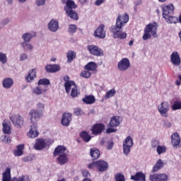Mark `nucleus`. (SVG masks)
Masks as SVG:
<instances>
[{
	"label": "nucleus",
	"mask_w": 181,
	"mask_h": 181,
	"mask_svg": "<svg viewBox=\"0 0 181 181\" xmlns=\"http://www.w3.org/2000/svg\"><path fill=\"white\" fill-rule=\"evenodd\" d=\"M129 21V16L127 13L123 15L119 14L116 20V25L112 26L111 32L113 33L115 39H125L127 37L126 33H122L121 29Z\"/></svg>",
	"instance_id": "1"
},
{
	"label": "nucleus",
	"mask_w": 181,
	"mask_h": 181,
	"mask_svg": "<svg viewBox=\"0 0 181 181\" xmlns=\"http://www.w3.org/2000/svg\"><path fill=\"white\" fill-rule=\"evenodd\" d=\"M28 117L31 125L30 126V129L27 136L28 138H36L39 136L37 122L42 118V113H39L36 110H30Z\"/></svg>",
	"instance_id": "2"
},
{
	"label": "nucleus",
	"mask_w": 181,
	"mask_h": 181,
	"mask_svg": "<svg viewBox=\"0 0 181 181\" xmlns=\"http://www.w3.org/2000/svg\"><path fill=\"white\" fill-rule=\"evenodd\" d=\"M175 6L173 4L164 5L162 7L163 18L165 19L167 23H175V17L173 16Z\"/></svg>",
	"instance_id": "3"
},
{
	"label": "nucleus",
	"mask_w": 181,
	"mask_h": 181,
	"mask_svg": "<svg viewBox=\"0 0 181 181\" xmlns=\"http://www.w3.org/2000/svg\"><path fill=\"white\" fill-rule=\"evenodd\" d=\"M157 31L158 24L156 23L147 25L146 28L144 29L143 40H148V39H151L152 36H153V37H158V34L156 33Z\"/></svg>",
	"instance_id": "4"
},
{
	"label": "nucleus",
	"mask_w": 181,
	"mask_h": 181,
	"mask_svg": "<svg viewBox=\"0 0 181 181\" xmlns=\"http://www.w3.org/2000/svg\"><path fill=\"white\" fill-rule=\"evenodd\" d=\"M133 145L134 141L132 140V137L130 136H127L123 142V153L125 156H128V155H129L131 148H132Z\"/></svg>",
	"instance_id": "5"
},
{
	"label": "nucleus",
	"mask_w": 181,
	"mask_h": 181,
	"mask_svg": "<svg viewBox=\"0 0 181 181\" xmlns=\"http://www.w3.org/2000/svg\"><path fill=\"white\" fill-rule=\"evenodd\" d=\"M11 121L16 128H22L25 125V119L19 115H14L10 117Z\"/></svg>",
	"instance_id": "6"
},
{
	"label": "nucleus",
	"mask_w": 181,
	"mask_h": 181,
	"mask_svg": "<svg viewBox=\"0 0 181 181\" xmlns=\"http://www.w3.org/2000/svg\"><path fill=\"white\" fill-rule=\"evenodd\" d=\"M158 110L163 117H168V111L170 110V105L168 102H163L158 105Z\"/></svg>",
	"instance_id": "7"
},
{
	"label": "nucleus",
	"mask_w": 181,
	"mask_h": 181,
	"mask_svg": "<svg viewBox=\"0 0 181 181\" xmlns=\"http://www.w3.org/2000/svg\"><path fill=\"white\" fill-rule=\"evenodd\" d=\"M131 67V62L127 58H123L117 64V69L119 71H127Z\"/></svg>",
	"instance_id": "8"
},
{
	"label": "nucleus",
	"mask_w": 181,
	"mask_h": 181,
	"mask_svg": "<svg viewBox=\"0 0 181 181\" xmlns=\"http://www.w3.org/2000/svg\"><path fill=\"white\" fill-rule=\"evenodd\" d=\"M95 165L98 172H100L101 173H103V172H105L108 169V163L104 160L95 161Z\"/></svg>",
	"instance_id": "9"
},
{
	"label": "nucleus",
	"mask_w": 181,
	"mask_h": 181,
	"mask_svg": "<svg viewBox=\"0 0 181 181\" xmlns=\"http://www.w3.org/2000/svg\"><path fill=\"white\" fill-rule=\"evenodd\" d=\"M180 136L177 132L173 133L171 135V144L175 149L180 148Z\"/></svg>",
	"instance_id": "10"
},
{
	"label": "nucleus",
	"mask_w": 181,
	"mask_h": 181,
	"mask_svg": "<svg viewBox=\"0 0 181 181\" xmlns=\"http://www.w3.org/2000/svg\"><path fill=\"white\" fill-rule=\"evenodd\" d=\"M169 176L165 173L153 174L149 176L151 181H168Z\"/></svg>",
	"instance_id": "11"
},
{
	"label": "nucleus",
	"mask_w": 181,
	"mask_h": 181,
	"mask_svg": "<svg viewBox=\"0 0 181 181\" xmlns=\"http://www.w3.org/2000/svg\"><path fill=\"white\" fill-rule=\"evenodd\" d=\"M88 50H89L90 54L94 56H104V52L103 49H100L98 47L95 45L88 46Z\"/></svg>",
	"instance_id": "12"
},
{
	"label": "nucleus",
	"mask_w": 181,
	"mask_h": 181,
	"mask_svg": "<svg viewBox=\"0 0 181 181\" xmlns=\"http://www.w3.org/2000/svg\"><path fill=\"white\" fill-rule=\"evenodd\" d=\"M59 21L56 19H52L47 24V28L49 32L56 33L59 30Z\"/></svg>",
	"instance_id": "13"
},
{
	"label": "nucleus",
	"mask_w": 181,
	"mask_h": 181,
	"mask_svg": "<svg viewBox=\"0 0 181 181\" xmlns=\"http://www.w3.org/2000/svg\"><path fill=\"white\" fill-rule=\"evenodd\" d=\"M170 61L174 66H180L181 59L180 55H179V52L176 51L173 52L170 55Z\"/></svg>",
	"instance_id": "14"
},
{
	"label": "nucleus",
	"mask_w": 181,
	"mask_h": 181,
	"mask_svg": "<svg viewBox=\"0 0 181 181\" xmlns=\"http://www.w3.org/2000/svg\"><path fill=\"white\" fill-rule=\"evenodd\" d=\"M104 129H105V126L101 123H99L93 125L91 132L93 135H100L103 133Z\"/></svg>",
	"instance_id": "15"
},
{
	"label": "nucleus",
	"mask_w": 181,
	"mask_h": 181,
	"mask_svg": "<svg viewBox=\"0 0 181 181\" xmlns=\"http://www.w3.org/2000/svg\"><path fill=\"white\" fill-rule=\"evenodd\" d=\"M105 26L104 25H100L95 31L94 35L95 37H98V39L105 38Z\"/></svg>",
	"instance_id": "16"
},
{
	"label": "nucleus",
	"mask_w": 181,
	"mask_h": 181,
	"mask_svg": "<svg viewBox=\"0 0 181 181\" xmlns=\"http://www.w3.org/2000/svg\"><path fill=\"white\" fill-rule=\"evenodd\" d=\"M122 122V118L119 116H114L110 119L109 127L110 128H115V127H119V125Z\"/></svg>",
	"instance_id": "17"
},
{
	"label": "nucleus",
	"mask_w": 181,
	"mask_h": 181,
	"mask_svg": "<svg viewBox=\"0 0 181 181\" xmlns=\"http://www.w3.org/2000/svg\"><path fill=\"white\" fill-rule=\"evenodd\" d=\"M62 4H66L64 8V11H71L77 8V5H76V3L73 0H67L66 1L63 0Z\"/></svg>",
	"instance_id": "18"
},
{
	"label": "nucleus",
	"mask_w": 181,
	"mask_h": 181,
	"mask_svg": "<svg viewBox=\"0 0 181 181\" xmlns=\"http://www.w3.org/2000/svg\"><path fill=\"white\" fill-rule=\"evenodd\" d=\"M71 113H64L62 119V124L64 127H69L71 121Z\"/></svg>",
	"instance_id": "19"
},
{
	"label": "nucleus",
	"mask_w": 181,
	"mask_h": 181,
	"mask_svg": "<svg viewBox=\"0 0 181 181\" xmlns=\"http://www.w3.org/2000/svg\"><path fill=\"white\" fill-rule=\"evenodd\" d=\"M47 73H56L60 71V65L59 64H47L45 66Z\"/></svg>",
	"instance_id": "20"
},
{
	"label": "nucleus",
	"mask_w": 181,
	"mask_h": 181,
	"mask_svg": "<svg viewBox=\"0 0 181 181\" xmlns=\"http://www.w3.org/2000/svg\"><path fill=\"white\" fill-rule=\"evenodd\" d=\"M45 146H46V142L45 141V139H38L35 142L34 148L35 149H36V151H42V149H45Z\"/></svg>",
	"instance_id": "21"
},
{
	"label": "nucleus",
	"mask_w": 181,
	"mask_h": 181,
	"mask_svg": "<svg viewBox=\"0 0 181 181\" xmlns=\"http://www.w3.org/2000/svg\"><path fill=\"white\" fill-rule=\"evenodd\" d=\"M131 180L134 181H146V177L143 173L139 172L135 175H132Z\"/></svg>",
	"instance_id": "22"
},
{
	"label": "nucleus",
	"mask_w": 181,
	"mask_h": 181,
	"mask_svg": "<svg viewBox=\"0 0 181 181\" xmlns=\"http://www.w3.org/2000/svg\"><path fill=\"white\" fill-rule=\"evenodd\" d=\"M32 37H36V33H25L22 35V39L25 43H29L32 40Z\"/></svg>",
	"instance_id": "23"
},
{
	"label": "nucleus",
	"mask_w": 181,
	"mask_h": 181,
	"mask_svg": "<svg viewBox=\"0 0 181 181\" xmlns=\"http://www.w3.org/2000/svg\"><path fill=\"white\" fill-rule=\"evenodd\" d=\"M4 88L9 90L13 86V79L12 78H6L2 81Z\"/></svg>",
	"instance_id": "24"
},
{
	"label": "nucleus",
	"mask_w": 181,
	"mask_h": 181,
	"mask_svg": "<svg viewBox=\"0 0 181 181\" xmlns=\"http://www.w3.org/2000/svg\"><path fill=\"white\" fill-rule=\"evenodd\" d=\"M3 132L4 134H6L7 135H11L12 134V127L11 126V124L3 122Z\"/></svg>",
	"instance_id": "25"
},
{
	"label": "nucleus",
	"mask_w": 181,
	"mask_h": 181,
	"mask_svg": "<svg viewBox=\"0 0 181 181\" xmlns=\"http://www.w3.org/2000/svg\"><path fill=\"white\" fill-rule=\"evenodd\" d=\"M65 12L71 19L74 21H78V14L74 10H65Z\"/></svg>",
	"instance_id": "26"
},
{
	"label": "nucleus",
	"mask_w": 181,
	"mask_h": 181,
	"mask_svg": "<svg viewBox=\"0 0 181 181\" xmlns=\"http://www.w3.org/2000/svg\"><path fill=\"white\" fill-rule=\"evenodd\" d=\"M35 77H36V69H33L29 71L28 75L25 78V80L28 81V83H32V81L35 80Z\"/></svg>",
	"instance_id": "27"
},
{
	"label": "nucleus",
	"mask_w": 181,
	"mask_h": 181,
	"mask_svg": "<svg viewBox=\"0 0 181 181\" xmlns=\"http://www.w3.org/2000/svg\"><path fill=\"white\" fill-rule=\"evenodd\" d=\"M66 147L64 146H58L54 151V155L57 156V155H66Z\"/></svg>",
	"instance_id": "28"
},
{
	"label": "nucleus",
	"mask_w": 181,
	"mask_h": 181,
	"mask_svg": "<svg viewBox=\"0 0 181 181\" xmlns=\"http://www.w3.org/2000/svg\"><path fill=\"white\" fill-rule=\"evenodd\" d=\"M58 163L59 165H66L69 162V158H67V154H60L57 158Z\"/></svg>",
	"instance_id": "29"
},
{
	"label": "nucleus",
	"mask_w": 181,
	"mask_h": 181,
	"mask_svg": "<svg viewBox=\"0 0 181 181\" xmlns=\"http://www.w3.org/2000/svg\"><path fill=\"white\" fill-rule=\"evenodd\" d=\"M84 69L85 70H88V71H95V70L97 69V64L90 62L84 66Z\"/></svg>",
	"instance_id": "30"
},
{
	"label": "nucleus",
	"mask_w": 181,
	"mask_h": 181,
	"mask_svg": "<svg viewBox=\"0 0 181 181\" xmlns=\"http://www.w3.org/2000/svg\"><path fill=\"white\" fill-rule=\"evenodd\" d=\"M2 181H11V168H7L3 173Z\"/></svg>",
	"instance_id": "31"
},
{
	"label": "nucleus",
	"mask_w": 181,
	"mask_h": 181,
	"mask_svg": "<svg viewBox=\"0 0 181 181\" xmlns=\"http://www.w3.org/2000/svg\"><path fill=\"white\" fill-rule=\"evenodd\" d=\"M90 156L93 159H98L100 158V150L93 148H90Z\"/></svg>",
	"instance_id": "32"
},
{
	"label": "nucleus",
	"mask_w": 181,
	"mask_h": 181,
	"mask_svg": "<svg viewBox=\"0 0 181 181\" xmlns=\"http://www.w3.org/2000/svg\"><path fill=\"white\" fill-rule=\"evenodd\" d=\"M85 104H94L95 103V98L93 95L86 96L82 99Z\"/></svg>",
	"instance_id": "33"
},
{
	"label": "nucleus",
	"mask_w": 181,
	"mask_h": 181,
	"mask_svg": "<svg viewBox=\"0 0 181 181\" xmlns=\"http://www.w3.org/2000/svg\"><path fill=\"white\" fill-rule=\"evenodd\" d=\"M37 110H34V111H37L38 114H42V117H43V110H45V103L42 102H39L37 103ZM31 111H33V110H31Z\"/></svg>",
	"instance_id": "34"
},
{
	"label": "nucleus",
	"mask_w": 181,
	"mask_h": 181,
	"mask_svg": "<svg viewBox=\"0 0 181 181\" xmlns=\"http://www.w3.org/2000/svg\"><path fill=\"white\" fill-rule=\"evenodd\" d=\"M162 168H163V162H162V160L160 159L157 161L156 164L153 168V173H155V172H158V170H160Z\"/></svg>",
	"instance_id": "35"
},
{
	"label": "nucleus",
	"mask_w": 181,
	"mask_h": 181,
	"mask_svg": "<svg viewBox=\"0 0 181 181\" xmlns=\"http://www.w3.org/2000/svg\"><path fill=\"white\" fill-rule=\"evenodd\" d=\"M64 87H65L66 93L69 94V93H70V90H71L73 87H76V83H74V81L65 82Z\"/></svg>",
	"instance_id": "36"
},
{
	"label": "nucleus",
	"mask_w": 181,
	"mask_h": 181,
	"mask_svg": "<svg viewBox=\"0 0 181 181\" xmlns=\"http://www.w3.org/2000/svg\"><path fill=\"white\" fill-rule=\"evenodd\" d=\"M80 136L81 139H83L84 142H90V141H91V136H90L87 132L83 131L81 132Z\"/></svg>",
	"instance_id": "37"
},
{
	"label": "nucleus",
	"mask_w": 181,
	"mask_h": 181,
	"mask_svg": "<svg viewBox=\"0 0 181 181\" xmlns=\"http://www.w3.org/2000/svg\"><path fill=\"white\" fill-rule=\"evenodd\" d=\"M43 91L46 93V90L42 89L40 86H37L32 89L33 94H35V95H42L43 94Z\"/></svg>",
	"instance_id": "38"
},
{
	"label": "nucleus",
	"mask_w": 181,
	"mask_h": 181,
	"mask_svg": "<svg viewBox=\"0 0 181 181\" xmlns=\"http://www.w3.org/2000/svg\"><path fill=\"white\" fill-rule=\"evenodd\" d=\"M21 45L25 52H32V50H33V45L30 43L22 42Z\"/></svg>",
	"instance_id": "39"
},
{
	"label": "nucleus",
	"mask_w": 181,
	"mask_h": 181,
	"mask_svg": "<svg viewBox=\"0 0 181 181\" xmlns=\"http://www.w3.org/2000/svg\"><path fill=\"white\" fill-rule=\"evenodd\" d=\"M66 57L68 59V63H71L76 59V53L73 51H69L66 54Z\"/></svg>",
	"instance_id": "40"
},
{
	"label": "nucleus",
	"mask_w": 181,
	"mask_h": 181,
	"mask_svg": "<svg viewBox=\"0 0 181 181\" xmlns=\"http://www.w3.org/2000/svg\"><path fill=\"white\" fill-rule=\"evenodd\" d=\"M69 33L73 35V33H76L77 32V26L74 24H70L68 28Z\"/></svg>",
	"instance_id": "41"
},
{
	"label": "nucleus",
	"mask_w": 181,
	"mask_h": 181,
	"mask_svg": "<svg viewBox=\"0 0 181 181\" xmlns=\"http://www.w3.org/2000/svg\"><path fill=\"white\" fill-rule=\"evenodd\" d=\"M37 84L38 86H49V84H50V81L47 78L40 79Z\"/></svg>",
	"instance_id": "42"
},
{
	"label": "nucleus",
	"mask_w": 181,
	"mask_h": 181,
	"mask_svg": "<svg viewBox=\"0 0 181 181\" xmlns=\"http://www.w3.org/2000/svg\"><path fill=\"white\" fill-rule=\"evenodd\" d=\"M157 153L161 155V153H165L166 152V146H158L156 148Z\"/></svg>",
	"instance_id": "43"
},
{
	"label": "nucleus",
	"mask_w": 181,
	"mask_h": 181,
	"mask_svg": "<svg viewBox=\"0 0 181 181\" xmlns=\"http://www.w3.org/2000/svg\"><path fill=\"white\" fill-rule=\"evenodd\" d=\"M0 62L2 64H6L8 62V58L6 57V54L0 52Z\"/></svg>",
	"instance_id": "44"
},
{
	"label": "nucleus",
	"mask_w": 181,
	"mask_h": 181,
	"mask_svg": "<svg viewBox=\"0 0 181 181\" xmlns=\"http://www.w3.org/2000/svg\"><path fill=\"white\" fill-rule=\"evenodd\" d=\"M117 91H115L114 89L108 90L105 95V98H111V97H114Z\"/></svg>",
	"instance_id": "45"
},
{
	"label": "nucleus",
	"mask_w": 181,
	"mask_h": 181,
	"mask_svg": "<svg viewBox=\"0 0 181 181\" xmlns=\"http://www.w3.org/2000/svg\"><path fill=\"white\" fill-rule=\"evenodd\" d=\"M78 90L77 89V86H74L71 89V96L73 97V98L77 97V95H78Z\"/></svg>",
	"instance_id": "46"
},
{
	"label": "nucleus",
	"mask_w": 181,
	"mask_h": 181,
	"mask_svg": "<svg viewBox=\"0 0 181 181\" xmlns=\"http://www.w3.org/2000/svg\"><path fill=\"white\" fill-rule=\"evenodd\" d=\"M115 180L116 181H125V177L121 173L116 174L115 176Z\"/></svg>",
	"instance_id": "47"
},
{
	"label": "nucleus",
	"mask_w": 181,
	"mask_h": 181,
	"mask_svg": "<svg viewBox=\"0 0 181 181\" xmlns=\"http://www.w3.org/2000/svg\"><path fill=\"white\" fill-rule=\"evenodd\" d=\"M81 76L84 78H90L91 77V73L89 71H83L81 73Z\"/></svg>",
	"instance_id": "48"
},
{
	"label": "nucleus",
	"mask_w": 181,
	"mask_h": 181,
	"mask_svg": "<svg viewBox=\"0 0 181 181\" xmlns=\"http://www.w3.org/2000/svg\"><path fill=\"white\" fill-rule=\"evenodd\" d=\"M173 110H181V102H175L173 105Z\"/></svg>",
	"instance_id": "49"
},
{
	"label": "nucleus",
	"mask_w": 181,
	"mask_h": 181,
	"mask_svg": "<svg viewBox=\"0 0 181 181\" xmlns=\"http://www.w3.org/2000/svg\"><path fill=\"white\" fill-rule=\"evenodd\" d=\"M28 59H29V57H28L26 53L21 54V55H20V61L21 62H25V60H28Z\"/></svg>",
	"instance_id": "50"
},
{
	"label": "nucleus",
	"mask_w": 181,
	"mask_h": 181,
	"mask_svg": "<svg viewBox=\"0 0 181 181\" xmlns=\"http://www.w3.org/2000/svg\"><path fill=\"white\" fill-rule=\"evenodd\" d=\"M46 4V0H36L35 1V5L37 6H43Z\"/></svg>",
	"instance_id": "51"
},
{
	"label": "nucleus",
	"mask_w": 181,
	"mask_h": 181,
	"mask_svg": "<svg viewBox=\"0 0 181 181\" xmlns=\"http://www.w3.org/2000/svg\"><path fill=\"white\" fill-rule=\"evenodd\" d=\"M13 181H29V178H26L24 175H23L18 178H14Z\"/></svg>",
	"instance_id": "52"
},
{
	"label": "nucleus",
	"mask_w": 181,
	"mask_h": 181,
	"mask_svg": "<svg viewBox=\"0 0 181 181\" xmlns=\"http://www.w3.org/2000/svg\"><path fill=\"white\" fill-rule=\"evenodd\" d=\"M151 146L152 148H157L159 146V141L158 140H152Z\"/></svg>",
	"instance_id": "53"
},
{
	"label": "nucleus",
	"mask_w": 181,
	"mask_h": 181,
	"mask_svg": "<svg viewBox=\"0 0 181 181\" xmlns=\"http://www.w3.org/2000/svg\"><path fill=\"white\" fill-rule=\"evenodd\" d=\"M1 22L4 26H6V25H9V23H11V19H9V18H6L3 19Z\"/></svg>",
	"instance_id": "54"
},
{
	"label": "nucleus",
	"mask_w": 181,
	"mask_h": 181,
	"mask_svg": "<svg viewBox=\"0 0 181 181\" xmlns=\"http://www.w3.org/2000/svg\"><path fill=\"white\" fill-rule=\"evenodd\" d=\"M74 114L78 116L83 115V111H81V109L80 108H76V109H74Z\"/></svg>",
	"instance_id": "55"
},
{
	"label": "nucleus",
	"mask_w": 181,
	"mask_h": 181,
	"mask_svg": "<svg viewBox=\"0 0 181 181\" xmlns=\"http://www.w3.org/2000/svg\"><path fill=\"white\" fill-rule=\"evenodd\" d=\"M32 160H33V156H28L23 158L24 162H32Z\"/></svg>",
	"instance_id": "56"
},
{
	"label": "nucleus",
	"mask_w": 181,
	"mask_h": 181,
	"mask_svg": "<svg viewBox=\"0 0 181 181\" xmlns=\"http://www.w3.org/2000/svg\"><path fill=\"white\" fill-rule=\"evenodd\" d=\"M14 155L15 156H21V155H23V151L17 148V150L14 151Z\"/></svg>",
	"instance_id": "57"
},
{
	"label": "nucleus",
	"mask_w": 181,
	"mask_h": 181,
	"mask_svg": "<svg viewBox=\"0 0 181 181\" xmlns=\"http://www.w3.org/2000/svg\"><path fill=\"white\" fill-rule=\"evenodd\" d=\"M11 139L9 137H7L6 135L4 136L3 141L5 142V144H11Z\"/></svg>",
	"instance_id": "58"
},
{
	"label": "nucleus",
	"mask_w": 181,
	"mask_h": 181,
	"mask_svg": "<svg viewBox=\"0 0 181 181\" xmlns=\"http://www.w3.org/2000/svg\"><path fill=\"white\" fill-rule=\"evenodd\" d=\"M82 175L85 177H90V172H88L87 170H84L82 171Z\"/></svg>",
	"instance_id": "59"
},
{
	"label": "nucleus",
	"mask_w": 181,
	"mask_h": 181,
	"mask_svg": "<svg viewBox=\"0 0 181 181\" xmlns=\"http://www.w3.org/2000/svg\"><path fill=\"white\" fill-rule=\"evenodd\" d=\"M45 142L46 144V146H49V145H52V144H53V140L48 139L45 140Z\"/></svg>",
	"instance_id": "60"
},
{
	"label": "nucleus",
	"mask_w": 181,
	"mask_h": 181,
	"mask_svg": "<svg viewBox=\"0 0 181 181\" xmlns=\"http://www.w3.org/2000/svg\"><path fill=\"white\" fill-rule=\"evenodd\" d=\"M112 132H117V129H112V128H108V129L106 130V133H107V134H112Z\"/></svg>",
	"instance_id": "61"
},
{
	"label": "nucleus",
	"mask_w": 181,
	"mask_h": 181,
	"mask_svg": "<svg viewBox=\"0 0 181 181\" xmlns=\"http://www.w3.org/2000/svg\"><path fill=\"white\" fill-rule=\"evenodd\" d=\"M105 0H97L95 3V5H97V6H100V5H101V4H103V2Z\"/></svg>",
	"instance_id": "62"
},
{
	"label": "nucleus",
	"mask_w": 181,
	"mask_h": 181,
	"mask_svg": "<svg viewBox=\"0 0 181 181\" xmlns=\"http://www.w3.org/2000/svg\"><path fill=\"white\" fill-rule=\"evenodd\" d=\"M17 149H18L19 151H23V149H25V145L20 144L17 146Z\"/></svg>",
	"instance_id": "63"
},
{
	"label": "nucleus",
	"mask_w": 181,
	"mask_h": 181,
	"mask_svg": "<svg viewBox=\"0 0 181 181\" xmlns=\"http://www.w3.org/2000/svg\"><path fill=\"white\" fill-rule=\"evenodd\" d=\"M112 146H114V142L111 141L108 143L107 149H112Z\"/></svg>",
	"instance_id": "64"
}]
</instances>
